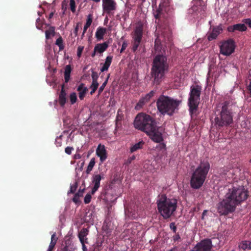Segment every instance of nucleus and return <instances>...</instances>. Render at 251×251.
Instances as JSON below:
<instances>
[{
  "label": "nucleus",
  "mask_w": 251,
  "mask_h": 251,
  "mask_svg": "<svg viewBox=\"0 0 251 251\" xmlns=\"http://www.w3.org/2000/svg\"><path fill=\"white\" fill-rule=\"evenodd\" d=\"M222 28L221 25L216 26L213 27L212 32L207 34V39L210 41L215 39L218 35L222 31Z\"/></svg>",
  "instance_id": "dca6fc26"
},
{
  "label": "nucleus",
  "mask_w": 251,
  "mask_h": 251,
  "mask_svg": "<svg viewBox=\"0 0 251 251\" xmlns=\"http://www.w3.org/2000/svg\"><path fill=\"white\" fill-rule=\"evenodd\" d=\"M201 87L199 85L192 86L190 88L188 105L191 117L196 115L200 101Z\"/></svg>",
  "instance_id": "6e6552de"
},
{
  "label": "nucleus",
  "mask_w": 251,
  "mask_h": 251,
  "mask_svg": "<svg viewBox=\"0 0 251 251\" xmlns=\"http://www.w3.org/2000/svg\"><path fill=\"white\" fill-rule=\"evenodd\" d=\"M62 136L60 135L56 138L55 145L57 147H61L62 146Z\"/></svg>",
  "instance_id": "a19ab883"
},
{
  "label": "nucleus",
  "mask_w": 251,
  "mask_h": 251,
  "mask_svg": "<svg viewBox=\"0 0 251 251\" xmlns=\"http://www.w3.org/2000/svg\"><path fill=\"white\" fill-rule=\"evenodd\" d=\"M70 5L71 11L74 13L75 11V0H70Z\"/></svg>",
  "instance_id": "ea45409f"
},
{
  "label": "nucleus",
  "mask_w": 251,
  "mask_h": 251,
  "mask_svg": "<svg viewBox=\"0 0 251 251\" xmlns=\"http://www.w3.org/2000/svg\"><path fill=\"white\" fill-rule=\"evenodd\" d=\"M106 32V29L102 27H99L96 32V37L98 40L103 39L104 35Z\"/></svg>",
  "instance_id": "4be33fe9"
},
{
  "label": "nucleus",
  "mask_w": 251,
  "mask_h": 251,
  "mask_svg": "<svg viewBox=\"0 0 251 251\" xmlns=\"http://www.w3.org/2000/svg\"><path fill=\"white\" fill-rule=\"evenodd\" d=\"M160 148L162 149H165L166 148V145L164 143H162L161 144H160Z\"/></svg>",
  "instance_id": "680f3d73"
},
{
  "label": "nucleus",
  "mask_w": 251,
  "mask_h": 251,
  "mask_svg": "<svg viewBox=\"0 0 251 251\" xmlns=\"http://www.w3.org/2000/svg\"><path fill=\"white\" fill-rule=\"evenodd\" d=\"M80 197L78 196V195L75 194L74 198H73V201L75 203H77L79 202H80V200H79Z\"/></svg>",
  "instance_id": "09e8293b"
},
{
  "label": "nucleus",
  "mask_w": 251,
  "mask_h": 251,
  "mask_svg": "<svg viewBox=\"0 0 251 251\" xmlns=\"http://www.w3.org/2000/svg\"><path fill=\"white\" fill-rule=\"evenodd\" d=\"M103 176L100 175H94L92 176V182L94 184V187L92 190V194H94L99 189L100 186V182Z\"/></svg>",
  "instance_id": "4468645a"
},
{
  "label": "nucleus",
  "mask_w": 251,
  "mask_h": 251,
  "mask_svg": "<svg viewBox=\"0 0 251 251\" xmlns=\"http://www.w3.org/2000/svg\"><path fill=\"white\" fill-rule=\"evenodd\" d=\"M102 6L103 12L110 15L117 10V4L115 0H102Z\"/></svg>",
  "instance_id": "9b49d317"
},
{
  "label": "nucleus",
  "mask_w": 251,
  "mask_h": 251,
  "mask_svg": "<svg viewBox=\"0 0 251 251\" xmlns=\"http://www.w3.org/2000/svg\"><path fill=\"white\" fill-rule=\"evenodd\" d=\"M237 107L232 99L227 100L221 103V110L215 118V124L219 127L227 126L233 122V113Z\"/></svg>",
  "instance_id": "7ed1b4c3"
},
{
  "label": "nucleus",
  "mask_w": 251,
  "mask_h": 251,
  "mask_svg": "<svg viewBox=\"0 0 251 251\" xmlns=\"http://www.w3.org/2000/svg\"><path fill=\"white\" fill-rule=\"evenodd\" d=\"M239 248L244 251L250 250L251 249V242L250 241H243L239 245Z\"/></svg>",
  "instance_id": "b1692460"
},
{
  "label": "nucleus",
  "mask_w": 251,
  "mask_h": 251,
  "mask_svg": "<svg viewBox=\"0 0 251 251\" xmlns=\"http://www.w3.org/2000/svg\"><path fill=\"white\" fill-rule=\"evenodd\" d=\"M53 249L54 248L49 246L47 251H53Z\"/></svg>",
  "instance_id": "69168bd1"
},
{
  "label": "nucleus",
  "mask_w": 251,
  "mask_h": 251,
  "mask_svg": "<svg viewBox=\"0 0 251 251\" xmlns=\"http://www.w3.org/2000/svg\"><path fill=\"white\" fill-rule=\"evenodd\" d=\"M127 45L128 44H127V43L126 41H124L122 45V48H121V50H120L121 52H123L126 50V49L127 47Z\"/></svg>",
  "instance_id": "de8ad7c7"
},
{
  "label": "nucleus",
  "mask_w": 251,
  "mask_h": 251,
  "mask_svg": "<svg viewBox=\"0 0 251 251\" xmlns=\"http://www.w3.org/2000/svg\"><path fill=\"white\" fill-rule=\"evenodd\" d=\"M84 191V189L82 190L79 189V191H78V192H77L75 194V195H78V196H79V197H82Z\"/></svg>",
  "instance_id": "603ef678"
},
{
  "label": "nucleus",
  "mask_w": 251,
  "mask_h": 251,
  "mask_svg": "<svg viewBox=\"0 0 251 251\" xmlns=\"http://www.w3.org/2000/svg\"><path fill=\"white\" fill-rule=\"evenodd\" d=\"M91 199H92L91 195L90 194H87L84 198V203L85 204H88V203H90L91 201Z\"/></svg>",
  "instance_id": "79ce46f5"
},
{
  "label": "nucleus",
  "mask_w": 251,
  "mask_h": 251,
  "mask_svg": "<svg viewBox=\"0 0 251 251\" xmlns=\"http://www.w3.org/2000/svg\"><path fill=\"white\" fill-rule=\"evenodd\" d=\"M56 241H53V240H51V241H50V244L49 246L52 247L53 248H54L55 245H56Z\"/></svg>",
  "instance_id": "13d9d810"
},
{
  "label": "nucleus",
  "mask_w": 251,
  "mask_h": 251,
  "mask_svg": "<svg viewBox=\"0 0 251 251\" xmlns=\"http://www.w3.org/2000/svg\"><path fill=\"white\" fill-rule=\"evenodd\" d=\"M89 230L87 228H82L78 232V237L80 243H88V238L87 236L88 235Z\"/></svg>",
  "instance_id": "f3484780"
},
{
  "label": "nucleus",
  "mask_w": 251,
  "mask_h": 251,
  "mask_svg": "<svg viewBox=\"0 0 251 251\" xmlns=\"http://www.w3.org/2000/svg\"><path fill=\"white\" fill-rule=\"evenodd\" d=\"M77 187V182H75L74 185H71L70 186V193L72 194L74 193L76 191Z\"/></svg>",
  "instance_id": "c03bdc74"
},
{
  "label": "nucleus",
  "mask_w": 251,
  "mask_h": 251,
  "mask_svg": "<svg viewBox=\"0 0 251 251\" xmlns=\"http://www.w3.org/2000/svg\"><path fill=\"white\" fill-rule=\"evenodd\" d=\"M66 96L67 94L64 90V85H62L58 97V102L61 107H63L66 102Z\"/></svg>",
  "instance_id": "a211bd4d"
},
{
  "label": "nucleus",
  "mask_w": 251,
  "mask_h": 251,
  "mask_svg": "<svg viewBox=\"0 0 251 251\" xmlns=\"http://www.w3.org/2000/svg\"><path fill=\"white\" fill-rule=\"evenodd\" d=\"M90 27V26H88L87 25L85 24L84 27H83V34H85L86 33L87 29Z\"/></svg>",
  "instance_id": "4d7b16f0"
},
{
  "label": "nucleus",
  "mask_w": 251,
  "mask_h": 251,
  "mask_svg": "<svg viewBox=\"0 0 251 251\" xmlns=\"http://www.w3.org/2000/svg\"><path fill=\"white\" fill-rule=\"evenodd\" d=\"M81 244L82 245L83 251H87V247H86V246L85 245L86 244V243H81Z\"/></svg>",
  "instance_id": "052dcab7"
},
{
  "label": "nucleus",
  "mask_w": 251,
  "mask_h": 251,
  "mask_svg": "<svg viewBox=\"0 0 251 251\" xmlns=\"http://www.w3.org/2000/svg\"><path fill=\"white\" fill-rule=\"evenodd\" d=\"M155 34L157 37L154 43V49L156 52L159 53L156 55L153 58L151 68V75L153 78L154 83L158 84L169 69L167 54L164 49L162 51L161 42H166V41H170L171 35L167 31H162L161 34H159V31L156 30Z\"/></svg>",
  "instance_id": "f257e3e1"
},
{
  "label": "nucleus",
  "mask_w": 251,
  "mask_h": 251,
  "mask_svg": "<svg viewBox=\"0 0 251 251\" xmlns=\"http://www.w3.org/2000/svg\"><path fill=\"white\" fill-rule=\"evenodd\" d=\"M180 239V237L179 234H176L173 237V239L175 241H176Z\"/></svg>",
  "instance_id": "6e6d98bb"
},
{
  "label": "nucleus",
  "mask_w": 251,
  "mask_h": 251,
  "mask_svg": "<svg viewBox=\"0 0 251 251\" xmlns=\"http://www.w3.org/2000/svg\"><path fill=\"white\" fill-rule=\"evenodd\" d=\"M95 164V158H91L88 166L87 167V169L86 170V173L89 174L90 172L92 170L94 165Z\"/></svg>",
  "instance_id": "c85d7f7f"
},
{
  "label": "nucleus",
  "mask_w": 251,
  "mask_h": 251,
  "mask_svg": "<svg viewBox=\"0 0 251 251\" xmlns=\"http://www.w3.org/2000/svg\"><path fill=\"white\" fill-rule=\"evenodd\" d=\"M155 125L157 123L155 119L145 113L138 114L134 122V126L136 129L146 133L153 129Z\"/></svg>",
  "instance_id": "0eeeda50"
},
{
  "label": "nucleus",
  "mask_w": 251,
  "mask_h": 251,
  "mask_svg": "<svg viewBox=\"0 0 251 251\" xmlns=\"http://www.w3.org/2000/svg\"><path fill=\"white\" fill-rule=\"evenodd\" d=\"M235 49L234 42L232 39H229L224 42L220 46V53L228 56L233 52Z\"/></svg>",
  "instance_id": "9d476101"
},
{
  "label": "nucleus",
  "mask_w": 251,
  "mask_h": 251,
  "mask_svg": "<svg viewBox=\"0 0 251 251\" xmlns=\"http://www.w3.org/2000/svg\"><path fill=\"white\" fill-rule=\"evenodd\" d=\"M55 34V27L53 26H50L49 29L46 30L45 31L46 38L47 39H50L51 36H53Z\"/></svg>",
  "instance_id": "bb28decb"
},
{
  "label": "nucleus",
  "mask_w": 251,
  "mask_h": 251,
  "mask_svg": "<svg viewBox=\"0 0 251 251\" xmlns=\"http://www.w3.org/2000/svg\"><path fill=\"white\" fill-rule=\"evenodd\" d=\"M109 75H110V74H108L107 75V76L106 78L105 79L104 82L102 84V85L99 88V90H98L99 95H100L103 91L105 86L106 85V84L107 83L108 78L109 77Z\"/></svg>",
  "instance_id": "2f4dec72"
},
{
  "label": "nucleus",
  "mask_w": 251,
  "mask_h": 251,
  "mask_svg": "<svg viewBox=\"0 0 251 251\" xmlns=\"http://www.w3.org/2000/svg\"><path fill=\"white\" fill-rule=\"evenodd\" d=\"M170 228L173 230L174 233H176L177 228L176 224L174 222L170 223Z\"/></svg>",
  "instance_id": "a18cd8bd"
},
{
  "label": "nucleus",
  "mask_w": 251,
  "mask_h": 251,
  "mask_svg": "<svg viewBox=\"0 0 251 251\" xmlns=\"http://www.w3.org/2000/svg\"><path fill=\"white\" fill-rule=\"evenodd\" d=\"M112 60V57L111 56H108L106 57L105 59V62L102 67V68L100 69V71L101 72H103L105 71L108 70L109 66H110Z\"/></svg>",
  "instance_id": "5701e85b"
},
{
  "label": "nucleus",
  "mask_w": 251,
  "mask_h": 251,
  "mask_svg": "<svg viewBox=\"0 0 251 251\" xmlns=\"http://www.w3.org/2000/svg\"><path fill=\"white\" fill-rule=\"evenodd\" d=\"M79 30V23H77L74 30V34H75V36H77L78 35V32Z\"/></svg>",
  "instance_id": "3c124183"
},
{
  "label": "nucleus",
  "mask_w": 251,
  "mask_h": 251,
  "mask_svg": "<svg viewBox=\"0 0 251 251\" xmlns=\"http://www.w3.org/2000/svg\"><path fill=\"white\" fill-rule=\"evenodd\" d=\"M71 71V66L70 65H66L64 71V79L66 83H67L70 79Z\"/></svg>",
  "instance_id": "393cba45"
},
{
  "label": "nucleus",
  "mask_w": 251,
  "mask_h": 251,
  "mask_svg": "<svg viewBox=\"0 0 251 251\" xmlns=\"http://www.w3.org/2000/svg\"><path fill=\"white\" fill-rule=\"evenodd\" d=\"M51 240H53V241H56V242H57V238L55 237V233H53V234L51 235Z\"/></svg>",
  "instance_id": "bf43d9fd"
},
{
  "label": "nucleus",
  "mask_w": 251,
  "mask_h": 251,
  "mask_svg": "<svg viewBox=\"0 0 251 251\" xmlns=\"http://www.w3.org/2000/svg\"><path fill=\"white\" fill-rule=\"evenodd\" d=\"M108 47V44L105 42L101 44H97L94 48L95 52H98L100 53L103 52Z\"/></svg>",
  "instance_id": "412c9836"
},
{
  "label": "nucleus",
  "mask_w": 251,
  "mask_h": 251,
  "mask_svg": "<svg viewBox=\"0 0 251 251\" xmlns=\"http://www.w3.org/2000/svg\"><path fill=\"white\" fill-rule=\"evenodd\" d=\"M144 144L145 142L143 141L139 142L138 143L135 144L130 148V152H133L139 149H142Z\"/></svg>",
  "instance_id": "a878e982"
},
{
  "label": "nucleus",
  "mask_w": 251,
  "mask_h": 251,
  "mask_svg": "<svg viewBox=\"0 0 251 251\" xmlns=\"http://www.w3.org/2000/svg\"><path fill=\"white\" fill-rule=\"evenodd\" d=\"M41 22V20L39 18H38L37 20H36V27L38 29H40L41 28V26L40 25V24H39V22Z\"/></svg>",
  "instance_id": "864d4df0"
},
{
  "label": "nucleus",
  "mask_w": 251,
  "mask_h": 251,
  "mask_svg": "<svg viewBox=\"0 0 251 251\" xmlns=\"http://www.w3.org/2000/svg\"><path fill=\"white\" fill-rule=\"evenodd\" d=\"M247 29L246 26L243 24H238L233 25V26H229L228 30L229 32H234L236 30L240 31H244Z\"/></svg>",
  "instance_id": "aec40b11"
},
{
  "label": "nucleus",
  "mask_w": 251,
  "mask_h": 251,
  "mask_svg": "<svg viewBox=\"0 0 251 251\" xmlns=\"http://www.w3.org/2000/svg\"><path fill=\"white\" fill-rule=\"evenodd\" d=\"M77 100V96L75 93L73 92L70 95V100L71 104H74L76 102Z\"/></svg>",
  "instance_id": "e433bc0d"
},
{
  "label": "nucleus",
  "mask_w": 251,
  "mask_h": 251,
  "mask_svg": "<svg viewBox=\"0 0 251 251\" xmlns=\"http://www.w3.org/2000/svg\"><path fill=\"white\" fill-rule=\"evenodd\" d=\"M155 92L154 91H151L150 93L146 94L145 97H143L147 103H148L151 100V99L154 96Z\"/></svg>",
  "instance_id": "f704fd0d"
},
{
  "label": "nucleus",
  "mask_w": 251,
  "mask_h": 251,
  "mask_svg": "<svg viewBox=\"0 0 251 251\" xmlns=\"http://www.w3.org/2000/svg\"><path fill=\"white\" fill-rule=\"evenodd\" d=\"M209 169L210 164L207 161H201L191 176L190 184L192 188L199 189L203 185Z\"/></svg>",
  "instance_id": "20e7f679"
},
{
  "label": "nucleus",
  "mask_w": 251,
  "mask_h": 251,
  "mask_svg": "<svg viewBox=\"0 0 251 251\" xmlns=\"http://www.w3.org/2000/svg\"><path fill=\"white\" fill-rule=\"evenodd\" d=\"M92 21H93V15L92 14H89L87 16L86 23H85V24L87 25L88 26H90V25L92 24Z\"/></svg>",
  "instance_id": "58836bf2"
},
{
  "label": "nucleus",
  "mask_w": 251,
  "mask_h": 251,
  "mask_svg": "<svg viewBox=\"0 0 251 251\" xmlns=\"http://www.w3.org/2000/svg\"><path fill=\"white\" fill-rule=\"evenodd\" d=\"M75 159H77H77H79V158H81V155H80V154H75Z\"/></svg>",
  "instance_id": "e2e57ef3"
},
{
  "label": "nucleus",
  "mask_w": 251,
  "mask_h": 251,
  "mask_svg": "<svg viewBox=\"0 0 251 251\" xmlns=\"http://www.w3.org/2000/svg\"><path fill=\"white\" fill-rule=\"evenodd\" d=\"M96 154L100 158L101 162H103L107 158V153L105 146L99 144L96 149Z\"/></svg>",
  "instance_id": "2eb2a0df"
},
{
  "label": "nucleus",
  "mask_w": 251,
  "mask_h": 251,
  "mask_svg": "<svg viewBox=\"0 0 251 251\" xmlns=\"http://www.w3.org/2000/svg\"><path fill=\"white\" fill-rule=\"evenodd\" d=\"M195 1H196V4H197V5L201 4V1L196 0Z\"/></svg>",
  "instance_id": "774afa93"
},
{
  "label": "nucleus",
  "mask_w": 251,
  "mask_h": 251,
  "mask_svg": "<svg viewBox=\"0 0 251 251\" xmlns=\"http://www.w3.org/2000/svg\"><path fill=\"white\" fill-rule=\"evenodd\" d=\"M84 47L79 46L77 50V55L78 57H80L82 54V52L83 50Z\"/></svg>",
  "instance_id": "37998d69"
},
{
  "label": "nucleus",
  "mask_w": 251,
  "mask_h": 251,
  "mask_svg": "<svg viewBox=\"0 0 251 251\" xmlns=\"http://www.w3.org/2000/svg\"><path fill=\"white\" fill-rule=\"evenodd\" d=\"M74 150L73 147H67L65 149V152L67 154L70 155L72 153V151Z\"/></svg>",
  "instance_id": "49530a36"
},
{
  "label": "nucleus",
  "mask_w": 251,
  "mask_h": 251,
  "mask_svg": "<svg viewBox=\"0 0 251 251\" xmlns=\"http://www.w3.org/2000/svg\"><path fill=\"white\" fill-rule=\"evenodd\" d=\"M249 196V191L243 186L228 188L224 198L217 204L218 212L221 215L233 212L236 206L246 201Z\"/></svg>",
  "instance_id": "f03ea898"
},
{
  "label": "nucleus",
  "mask_w": 251,
  "mask_h": 251,
  "mask_svg": "<svg viewBox=\"0 0 251 251\" xmlns=\"http://www.w3.org/2000/svg\"><path fill=\"white\" fill-rule=\"evenodd\" d=\"M123 119V115L122 113H120V111L119 110L117 112L116 119V127H118L119 126L121 125V121Z\"/></svg>",
  "instance_id": "cd10ccee"
},
{
  "label": "nucleus",
  "mask_w": 251,
  "mask_h": 251,
  "mask_svg": "<svg viewBox=\"0 0 251 251\" xmlns=\"http://www.w3.org/2000/svg\"><path fill=\"white\" fill-rule=\"evenodd\" d=\"M135 159V156L133 155L132 156L128 158L126 164L128 165L131 163V162Z\"/></svg>",
  "instance_id": "8fccbe9b"
},
{
  "label": "nucleus",
  "mask_w": 251,
  "mask_h": 251,
  "mask_svg": "<svg viewBox=\"0 0 251 251\" xmlns=\"http://www.w3.org/2000/svg\"><path fill=\"white\" fill-rule=\"evenodd\" d=\"M53 14H54L53 12H51L49 16V19H50L52 18V17L53 16Z\"/></svg>",
  "instance_id": "0e129e2a"
},
{
  "label": "nucleus",
  "mask_w": 251,
  "mask_h": 251,
  "mask_svg": "<svg viewBox=\"0 0 251 251\" xmlns=\"http://www.w3.org/2000/svg\"><path fill=\"white\" fill-rule=\"evenodd\" d=\"M143 34V27L142 25H139L135 27L132 34V50L135 52L139 47Z\"/></svg>",
  "instance_id": "1a4fd4ad"
},
{
  "label": "nucleus",
  "mask_w": 251,
  "mask_h": 251,
  "mask_svg": "<svg viewBox=\"0 0 251 251\" xmlns=\"http://www.w3.org/2000/svg\"><path fill=\"white\" fill-rule=\"evenodd\" d=\"M84 164V162H83L81 163L80 168V171H82Z\"/></svg>",
  "instance_id": "338daca9"
},
{
  "label": "nucleus",
  "mask_w": 251,
  "mask_h": 251,
  "mask_svg": "<svg viewBox=\"0 0 251 251\" xmlns=\"http://www.w3.org/2000/svg\"><path fill=\"white\" fill-rule=\"evenodd\" d=\"M212 247L211 239H206L197 244L195 248V249L191 251H211Z\"/></svg>",
  "instance_id": "f8f14e48"
},
{
  "label": "nucleus",
  "mask_w": 251,
  "mask_h": 251,
  "mask_svg": "<svg viewBox=\"0 0 251 251\" xmlns=\"http://www.w3.org/2000/svg\"><path fill=\"white\" fill-rule=\"evenodd\" d=\"M92 71V82H98V79L99 77V75L97 72H95L93 69H91Z\"/></svg>",
  "instance_id": "c9c22d12"
},
{
  "label": "nucleus",
  "mask_w": 251,
  "mask_h": 251,
  "mask_svg": "<svg viewBox=\"0 0 251 251\" xmlns=\"http://www.w3.org/2000/svg\"><path fill=\"white\" fill-rule=\"evenodd\" d=\"M181 101L169 96L160 95L156 100V106L159 112L162 115L172 116L176 110Z\"/></svg>",
  "instance_id": "423d86ee"
},
{
  "label": "nucleus",
  "mask_w": 251,
  "mask_h": 251,
  "mask_svg": "<svg viewBox=\"0 0 251 251\" xmlns=\"http://www.w3.org/2000/svg\"><path fill=\"white\" fill-rule=\"evenodd\" d=\"M245 23L249 25V27H251V18L247 19L245 20Z\"/></svg>",
  "instance_id": "5fc2aeb1"
},
{
  "label": "nucleus",
  "mask_w": 251,
  "mask_h": 251,
  "mask_svg": "<svg viewBox=\"0 0 251 251\" xmlns=\"http://www.w3.org/2000/svg\"><path fill=\"white\" fill-rule=\"evenodd\" d=\"M155 92L154 91H151L150 93L146 94L145 97H143L147 103H148L151 100V99L154 96Z\"/></svg>",
  "instance_id": "72a5a7b5"
},
{
  "label": "nucleus",
  "mask_w": 251,
  "mask_h": 251,
  "mask_svg": "<svg viewBox=\"0 0 251 251\" xmlns=\"http://www.w3.org/2000/svg\"><path fill=\"white\" fill-rule=\"evenodd\" d=\"M147 103L145 100L143 99L142 97L141 98L139 101V102L136 104L135 106V109L136 110H140L141 108H142L143 106Z\"/></svg>",
  "instance_id": "7c9ffc66"
},
{
  "label": "nucleus",
  "mask_w": 251,
  "mask_h": 251,
  "mask_svg": "<svg viewBox=\"0 0 251 251\" xmlns=\"http://www.w3.org/2000/svg\"><path fill=\"white\" fill-rule=\"evenodd\" d=\"M99 85L98 82H92L90 86V88L91 89L90 92L91 95H93L96 92L98 88Z\"/></svg>",
  "instance_id": "473e14b6"
},
{
  "label": "nucleus",
  "mask_w": 251,
  "mask_h": 251,
  "mask_svg": "<svg viewBox=\"0 0 251 251\" xmlns=\"http://www.w3.org/2000/svg\"><path fill=\"white\" fill-rule=\"evenodd\" d=\"M151 130L147 133L150 138L156 143H160L163 141L162 133L159 131L157 125H155Z\"/></svg>",
  "instance_id": "ddd939ff"
},
{
  "label": "nucleus",
  "mask_w": 251,
  "mask_h": 251,
  "mask_svg": "<svg viewBox=\"0 0 251 251\" xmlns=\"http://www.w3.org/2000/svg\"><path fill=\"white\" fill-rule=\"evenodd\" d=\"M77 90L79 91L78 96L80 100H83L88 91L87 88L86 87H85L84 84L81 83L78 86Z\"/></svg>",
  "instance_id": "6ab92c4d"
},
{
  "label": "nucleus",
  "mask_w": 251,
  "mask_h": 251,
  "mask_svg": "<svg viewBox=\"0 0 251 251\" xmlns=\"http://www.w3.org/2000/svg\"><path fill=\"white\" fill-rule=\"evenodd\" d=\"M55 45L58 46L59 50H62L64 48L62 38L60 36L55 41Z\"/></svg>",
  "instance_id": "c756f323"
},
{
  "label": "nucleus",
  "mask_w": 251,
  "mask_h": 251,
  "mask_svg": "<svg viewBox=\"0 0 251 251\" xmlns=\"http://www.w3.org/2000/svg\"><path fill=\"white\" fill-rule=\"evenodd\" d=\"M156 204L158 212L164 219H167L176 211L177 201L176 199L168 198L165 195H161L158 197Z\"/></svg>",
  "instance_id": "39448f33"
},
{
  "label": "nucleus",
  "mask_w": 251,
  "mask_h": 251,
  "mask_svg": "<svg viewBox=\"0 0 251 251\" xmlns=\"http://www.w3.org/2000/svg\"><path fill=\"white\" fill-rule=\"evenodd\" d=\"M162 13V9L160 5L159 8L154 13V17L156 19H159L161 17Z\"/></svg>",
  "instance_id": "4c0bfd02"
}]
</instances>
